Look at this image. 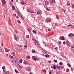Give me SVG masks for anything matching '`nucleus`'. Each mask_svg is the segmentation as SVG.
<instances>
[{
  "instance_id": "40",
  "label": "nucleus",
  "mask_w": 74,
  "mask_h": 74,
  "mask_svg": "<svg viewBox=\"0 0 74 74\" xmlns=\"http://www.w3.org/2000/svg\"><path fill=\"white\" fill-rule=\"evenodd\" d=\"M46 9L48 11H49V10L47 8H46Z\"/></svg>"
},
{
  "instance_id": "61",
  "label": "nucleus",
  "mask_w": 74,
  "mask_h": 74,
  "mask_svg": "<svg viewBox=\"0 0 74 74\" xmlns=\"http://www.w3.org/2000/svg\"><path fill=\"white\" fill-rule=\"evenodd\" d=\"M71 71H73V69L72 68H71Z\"/></svg>"
},
{
  "instance_id": "8",
  "label": "nucleus",
  "mask_w": 74,
  "mask_h": 74,
  "mask_svg": "<svg viewBox=\"0 0 74 74\" xmlns=\"http://www.w3.org/2000/svg\"><path fill=\"white\" fill-rule=\"evenodd\" d=\"M71 51H74V46L73 45H72L71 48Z\"/></svg>"
},
{
  "instance_id": "11",
  "label": "nucleus",
  "mask_w": 74,
  "mask_h": 74,
  "mask_svg": "<svg viewBox=\"0 0 74 74\" xmlns=\"http://www.w3.org/2000/svg\"><path fill=\"white\" fill-rule=\"evenodd\" d=\"M8 24L9 25H12V24H11V20L10 18H9V21L8 23Z\"/></svg>"
},
{
  "instance_id": "6",
  "label": "nucleus",
  "mask_w": 74,
  "mask_h": 74,
  "mask_svg": "<svg viewBox=\"0 0 74 74\" xmlns=\"http://www.w3.org/2000/svg\"><path fill=\"white\" fill-rule=\"evenodd\" d=\"M59 39L60 40H64V37L62 36H61L60 37Z\"/></svg>"
},
{
  "instance_id": "15",
  "label": "nucleus",
  "mask_w": 74,
  "mask_h": 74,
  "mask_svg": "<svg viewBox=\"0 0 74 74\" xmlns=\"http://www.w3.org/2000/svg\"><path fill=\"white\" fill-rule=\"evenodd\" d=\"M45 57L46 58H51V56L46 54L45 55Z\"/></svg>"
},
{
  "instance_id": "19",
  "label": "nucleus",
  "mask_w": 74,
  "mask_h": 74,
  "mask_svg": "<svg viewBox=\"0 0 74 74\" xmlns=\"http://www.w3.org/2000/svg\"><path fill=\"white\" fill-rule=\"evenodd\" d=\"M21 3L22 4H25V3H24V1H23V0H21Z\"/></svg>"
},
{
  "instance_id": "34",
  "label": "nucleus",
  "mask_w": 74,
  "mask_h": 74,
  "mask_svg": "<svg viewBox=\"0 0 74 74\" xmlns=\"http://www.w3.org/2000/svg\"><path fill=\"white\" fill-rule=\"evenodd\" d=\"M59 64H60V66H62V65L63 64H62V62H60L59 63Z\"/></svg>"
},
{
  "instance_id": "9",
  "label": "nucleus",
  "mask_w": 74,
  "mask_h": 74,
  "mask_svg": "<svg viewBox=\"0 0 74 74\" xmlns=\"http://www.w3.org/2000/svg\"><path fill=\"white\" fill-rule=\"evenodd\" d=\"M69 36L70 37H74V34H73L72 33H71L69 34Z\"/></svg>"
},
{
  "instance_id": "32",
  "label": "nucleus",
  "mask_w": 74,
  "mask_h": 74,
  "mask_svg": "<svg viewBox=\"0 0 74 74\" xmlns=\"http://www.w3.org/2000/svg\"><path fill=\"white\" fill-rule=\"evenodd\" d=\"M15 70L16 73H18V71H17V70L16 69H15Z\"/></svg>"
},
{
  "instance_id": "60",
  "label": "nucleus",
  "mask_w": 74,
  "mask_h": 74,
  "mask_svg": "<svg viewBox=\"0 0 74 74\" xmlns=\"http://www.w3.org/2000/svg\"><path fill=\"white\" fill-rule=\"evenodd\" d=\"M17 66L18 67H19L20 66V65L18 64L17 65Z\"/></svg>"
},
{
  "instance_id": "30",
  "label": "nucleus",
  "mask_w": 74,
  "mask_h": 74,
  "mask_svg": "<svg viewBox=\"0 0 74 74\" xmlns=\"http://www.w3.org/2000/svg\"><path fill=\"white\" fill-rule=\"evenodd\" d=\"M42 73H46V71L45 70H43L42 71Z\"/></svg>"
},
{
  "instance_id": "21",
  "label": "nucleus",
  "mask_w": 74,
  "mask_h": 74,
  "mask_svg": "<svg viewBox=\"0 0 74 74\" xmlns=\"http://www.w3.org/2000/svg\"><path fill=\"white\" fill-rule=\"evenodd\" d=\"M34 44H35L36 45H38V44L37 43V42L35 41V42H34Z\"/></svg>"
},
{
  "instance_id": "46",
  "label": "nucleus",
  "mask_w": 74,
  "mask_h": 74,
  "mask_svg": "<svg viewBox=\"0 0 74 74\" xmlns=\"http://www.w3.org/2000/svg\"><path fill=\"white\" fill-rule=\"evenodd\" d=\"M32 59L33 60H34V58H35V57H34V56H33L32 57Z\"/></svg>"
},
{
  "instance_id": "12",
  "label": "nucleus",
  "mask_w": 74,
  "mask_h": 74,
  "mask_svg": "<svg viewBox=\"0 0 74 74\" xmlns=\"http://www.w3.org/2000/svg\"><path fill=\"white\" fill-rule=\"evenodd\" d=\"M56 68H57L58 70H60V69H61V66H56Z\"/></svg>"
},
{
  "instance_id": "42",
  "label": "nucleus",
  "mask_w": 74,
  "mask_h": 74,
  "mask_svg": "<svg viewBox=\"0 0 74 74\" xmlns=\"http://www.w3.org/2000/svg\"><path fill=\"white\" fill-rule=\"evenodd\" d=\"M12 55L13 56H15V53L13 52L12 53Z\"/></svg>"
},
{
  "instance_id": "14",
  "label": "nucleus",
  "mask_w": 74,
  "mask_h": 74,
  "mask_svg": "<svg viewBox=\"0 0 74 74\" xmlns=\"http://www.w3.org/2000/svg\"><path fill=\"white\" fill-rule=\"evenodd\" d=\"M32 53H37V52L35 51V50L34 49L32 50Z\"/></svg>"
},
{
  "instance_id": "10",
  "label": "nucleus",
  "mask_w": 74,
  "mask_h": 74,
  "mask_svg": "<svg viewBox=\"0 0 74 74\" xmlns=\"http://www.w3.org/2000/svg\"><path fill=\"white\" fill-rule=\"evenodd\" d=\"M5 50L6 52H9L10 51V50L9 49H7V48H5Z\"/></svg>"
},
{
  "instance_id": "33",
  "label": "nucleus",
  "mask_w": 74,
  "mask_h": 74,
  "mask_svg": "<svg viewBox=\"0 0 74 74\" xmlns=\"http://www.w3.org/2000/svg\"><path fill=\"white\" fill-rule=\"evenodd\" d=\"M52 1L53 3H55V0H52Z\"/></svg>"
},
{
  "instance_id": "24",
  "label": "nucleus",
  "mask_w": 74,
  "mask_h": 74,
  "mask_svg": "<svg viewBox=\"0 0 74 74\" xmlns=\"http://www.w3.org/2000/svg\"><path fill=\"white\" fill-rule=\"evenodd\" d=\"M2 3H3V4H5V1L4 0L3 1Z\"/></svg>"
},
{
  "instance_id": "36",
  "label": "nucleus",
  "mask_w": 74,
  "mask_h": 74,
  "mask_svg": "<svg viewBox=\"0 0 74 74\" xmlns=\"http://www.w3.org/2000/svg\"><path fill=\"white\" fill-rule=\"evenodd\" d=\"M67 65L69 67H71V65H70V64H67Z\"/></svg>"
},
{
  "instance_id": "7",
  "label": "nucleus",
  "mask_w": 74,
  "mask_h": 74,
  "mask_svg": "<svg viewBox=\"0 0 74 74\" xmlns=\"http://www.w3.org/2000/svg\"><path fill=\"white\" fill-rule=\"evenodd\" d=\"M49 21H51V19L49 18H48L46 20V22H48Z\"/></svg>"
},
{
  "instance_id": "62",
  "label": "nucleus",
  "mask_w": 74,
  "mask_h": 74,
  "mask_svg": "<svg viewBox=\"0 0 74 74\" xmlns=\"http://www.w3.org/2000/svg\"><path fill=\"white\" fill-rule=\"evenodd\" d=\"M19 68H20V69H21V68H22V66H21V65H20V66L19 67Z\"/></svg>"
},
{
  "instance_id": "63",
  "label": "nucleus",
  "mask_w": 74,
  "mask_h": 74,
  "mask_svg": "<svg viewBox=\"0 0 74 74\" xmlns=\"http://www.w3.org/2000/svg\"><path fill=\"white\" fill-rule=\"evenodd\" d=\"M63 10L64 11V12H65V10H64V9H63Z\"/></svg>"
},
{
  "instance_id": "55",
  "label": "nucleus",
  "mask_w": 74,
  "mask_h": 74,
  "mask_svg": "<svg viewBox=\"0 0 74 74\" xmlns=\"http://www.w3.org/2000/svg\"><path fill=\"white\" fill-rule=\"evenodd\" d=\"M48 31H51V29H48Z\"/></svg>"
},
{
  "instance_id": "27",
  "label": "nucleus",
  "mask_w": 74,
  "mask_h": 74,
  "mask_svg": "<svg viewBox=\"0 0 74 74\" xmlns=\"http://www.w3.org/2000/svg\"><path fill=\"white\" fill-rule=\"evenodd\" d=\"M66 71L67 72H69L70 71L69 69H67L66 70Z\"/></svg>"
},
{
  "instance_id": "31",
  "label": "nucleus",
  "mask_w": 74,
  "mask_h": 74,
  "mask_svg": "<svg viewBox=\"0 0 74 74\" xmlns=\"http://www.w3.org/2000/svg\"><path fill=\"white\" fill-rule=\"evenodd\" d=\"M15 32L16 33H18V30H17V29H15Z\"/></svg>"
},
{
  "instance_id": "54",
  "label": "nucleus",
  "mask_w": 74,
  "mask_h": 74,
  "mask_svg": "<svg viewBox=\"0 0 74 74\" xmlns=\"http://www.w3.org/2000/svg\"><path fill=\"white\" fill-rule=\"evenodd\" d=\"M37 47H38V48H40V46H39V45H38H38H36Z\"/></svg>"
},
{
  "instance_id": "38",
  "label": "nucleus",
  "mask_w": 74,
  "mask_h": 74,
  "mask_svg": "<svg viewBox=\"0 0 74 74\" xmlns=\"http://www.w3.org/2000/svg\"><path fill=\"white\" fill-rule=\"evenodd\" d=\"M63 45H65V44H66V42H63Z\"/></svg>"
},
{
  "instance_id": "4",
  "label": "nucleus",
  "mask_w": 74,
  "mask_h": 74,
  "mask_svg": "<svg viewBox=\"0 0 74 74\" xmlns=\"http://www.w3.org/2000/svg\"><path fill=\"white\" fill-rule=\"evenodd\" d=\"M14 38L16 41H19V38H18V36L15 35H14Z\"/></svg>"
},
{
  "instance_id": "23",
  "label": "nucleus",
  "mask_w": 74,
  "mask_h": 74,
  "mask_svg": "<svg viewBox=\"0 0 74 74\" xmlns=\"http://www.w3.org/2000/svg\"><path fill=\"white\" fill-rule=\"evenodd\" d=\"M9 58H11L12 59V58H14V57L13 56H10Z\"/></svg>"
},
{
  "instance_id": "44",
  "label": "nucleus",
  "mask_w": 74,
  "mask_h": 74,
  "mask_svg": "<svg viewBox=\"0 0 74 74\" xmlns=\"http://www.w3.org/2000/svg\"><path fill=\"white\" fill-rule=\"evenodd\" d=\"M67 5L68 6H69V5H70V3H67Z\"/></svg>"
},
{
  "instance_id": "56",
  "label": "nucleus",
  "mask_w": 74,
  "mask_h": 74,
  "mask_svg": "<svg viewBox=\"0 0 74 74\" xmlns=\"http://www.w3.org/2000/svg\"><path fill=\"white\" fill-rule=\"evenodd\" d=\"M54 49H57V50H58V47L55 48Z\"/></svg>"
},
{
  "instance_id": "35",
  "label": "nucleus",
  "mask_w": 74,
  "mask_h": 74,
  "mask_svg": "<svg viewBox=\"0 0 74 74\" xmlns=\"http://www.w3.org/2000/svg\"><path fill=\"white\" fill-rule=\"evenodd\" d=\"M22 61H23L21 59L20 60L19 62H20V63H22Z\"/></svg>"
},
{
  "instance_id": "39",
  "label": "nucleus",
  "mask_w": 74,
  "mask_h": 74,
  "mask_svg": "<svg viewBox=\"0 0 74 74\" xmlns=\"http://www.w3.org/2000/svg\"><path fill=\"white\" fill-rule=\"evenodd\" d=\"M26 37L27 38H29V35H27Z\"/></svg>"
},
{
  "instance_id": "45",
  "label": "nucleus",
  "mask_w": 74,
  "mask_h": 74,
  "mask_svg": "<svg viewBox=\"0 0 74 74\" xmlns=\"http://www.w3.org/2000/svg\"><path fill=\"white\" fill-rule=\"evenodd\" d=\"M54 62H55V63H57V60H54Z\"/></svg>"
},
{
  "instance_id": "43",
  "label": "nucleus",
  "mask_w": 74,
  "mask_h": 74,
  "mask_svg": "<svg viewBox=\"0 0 74 74\" xmlns=\"http://www.w3.org/2000/svg\"><path fill=\"white\" fill-rule=\"evenodd\" d=\"M2 69H5V66H3L2 67Z\"/></svg>"
},
{
  "instance_id": "57",
  "label": "nucleus",
  "mask_w": 74,
  "mask_h": 74,
  "mask_svg": "<svg viewBox=\"0 0 74 74\" xmlns=\"http://www.w3.org/2000/svg\"><path fill=\"white\" fill-rule=\"evenodd\" d=\"M52 74V72H51V71H50L49 73V74Z\"/></svg>"
},
{
  "instance_id": "5",
  "label": "nucleus",
  "mask_w": 74,
  "mask_h": 74,
  "mask_svg": "<svg viewBox=\"0 0 74 74\" xmlns=\"http://www.w3.org/2000/svg\"><path fill=\"white\" fill-rule=\"evenodd\" d=\"M27 10L28 12H31V13H32V12L33 13H34V14L35 13V12H34L32 10L31 11V10H30V9L29 10L28 9H27Z\"/></svg>"
},
{
  "instance_id": "59",
  "label": "nucleus",
  "mask_w": 74,
  "mask_h": 74,
  "mask_svg": "<svg viewBox=\"0 0 74 74\" xmlns=\"http://www.w3.org/2000/svg\"><path fill=\"white\" fill-rule=\"evenodd\" d=\"M44 45H45V46H46V43H45V42L44 43Z\"/></svg>"
},
{
  "instance_id": "16",
  "label": "nucleus",
  "mask_w": 74,
  "mask_h": 74,
  "mask_svg": "<svg viewBox=\"0 0 74 74\" xmlns=\"http://www.w3.org/2000/svg\"><path fill=\"white\" fill-rule=\"evenodd\" d=\"M24 64H27L28 65H29V63L27 62H26L25 61H24Z\"/></svg>"
},
{
  "instance_id": "28",
  "label": "nucleus",
  "mask_w": 74,
  "mask_h": 74,
  "mask_svg": "<svg viewBox=\"0 0 74 74\" xmlns=\"http://www.w3.org/2000/svg\"><path fill=\"white\" fill-rule=\"evenodd\" d=\"M37 58L35 57L34 58V60H35V61H36L37 60Z\"/></svg>"
},
{
  "instance_id": "26",
  "label": "nucleus",
  "mask_w": 74,
  "mask_h": 74,
  "mask_svg": "<svg viewBox=\"0 0 74 74\" xmlns=\"http://www.w3.org/2000/svg\"><path fill=\"white\" fill-rule=\"evenodd\" d=\"M58 44H59V45H60V44H61V41H58Z\"/></svg>"
},
{
  "instance_id": "3",
  "label": "nucleus",
  "mask_w": 74,
  "mask_h": 74,
  "mask_svg": "<svg viewBox=\"0 0 74 74\" xmlns=\"http://www.w3.org/2000/svg\"><path fill=\"white\" fill-rule=\"evenodd\" d=\"M66 43L68 47H70L71 46V43L69 41H66Z\"/></svg>"
},
{
  "instance_id": "58",
  "label": "nucleus",
  "mask_w": 74,
  "mask_h": 74,
  "mask_svg": "<svg viewBox=\"0 0 74 74\" xmlns=\"http://www.w3.org/2000/svg\"><path fill=\"white\" fill-rule=\"evenodd\" d=\"M37 14L38 15H39V14H40V12H37Z\"/></svg>"
},
{
  "instance_id": "64",
  "label": "nucleus",
  "mask_w": 74,
  "mask_h": 74,
  "mask_svg": "<svg viewBox=\"0 0 74 74\" xmlns=\"http://www.w3.org/2000/svg\"><path fill=\"white\" fill-rule=\"evenodd\" d=\"M29 74H33L32 73H29Z\"/></svg>"
},
{
  "instance_id": "25",
  "label": "nucleus",
  "mask_w": 74,
  "mask_h": 74,
  "mask_svg": "<svg viewBox=\"0 0 74 74\" xmlns=\"http://www.w3.org/2000/svg\"><path fill=\"white\" fill-rule=\"evenodd\" d=\"M17 13L18 16H19L20 17H21V14H20V13H19V12H18Z\"/></svg>"
},
{
  "instance_id": "48",
  "label": "nucleus",
  "mask_w": 74,
  "mask_h": 74,
  "mask_svg": "<svg viewBox=\"0 0 74 74\" xmlns=\"http://www.w3.org/2000/svg\"><path fill=\"white\" fill-rule=\"evenodd\" d=\"M57 18V19H59V17H58V16L56 15V16Z\"/></svg>"
},
{
  "instance_id": "53",
  "label": "nucleus",
  "mask_w": 74,
  "mask_h": 74,
  "mask_svg": "<svg viewBox=\"0 0 74 74\" xmlns=\"http://www.w3.org/2000/svg\"><path fill=\"white\" fill-rule=\"evenodd\" d=\"M14 16H16V14H13Z\"/></svg>"
},
{
  "instance_id": "22",
  "label": "nucleus",
  "mask_w": 74,
  "mask_h": 74,
  "mask_svg": "<svg viewBox=\"0 0 74 74\" xmlns=\"http://www.w3.org/2000/svg\"><path fill=\"white\" fill-rule=\"evenodd\" d=\"M12 10H14V9H15V7H14V5H12Z\"/></svg>"
},
{
  "instance_id": "50",
  "label": "nucleus",
  "mask_w": 74,
  "mask_h": 74,
  "mask_svg": "<svg viewBox=\"0 0 74 74\" xmlns=\"http://www.w3.org/2000/svg\"><path fill=\"white\" fill-rule=\"evenodd\" d=\"M68 26H72V25L69 24L68 25Z\"/></svg>"
},
{
  "instance_id": "2",
  "label": "nucleus",
  "mask_w": 74,
  "mask_h": 74,
  "mask_svg": "<svg viewBox=\"0 0 74 74\" xmlns=\"http://www.w3.org/2000/svg\"><path fill=\"white\" fill-rule=\"evenodd\" d=\"M13 60V62H15V63L16 64H18V60H17L16 58H14Z\"/></svg>"
},
{
  "instance_id": "17",
  "label": "nucleus",
  "mask_w": 74,
  "mask_h": 74,
  "mask_svg": "<svg viewBox=\"0 0 74 74\" xmlns=\"http://www.w3.org/2000/svg\"><path fill=\"white\" fill-rule=\"evenodd\" d=\"M45 4L46 5H48L49 4V2L48 1H46L45 2Z\"/></svg>"
},
{
  "instance_id": "13",
  "label": "nucleus",
  "mask_w": 74,
  "mask_h": 74,
  "mask_svg": "<svg viewBox=\"0 0 74 74\" xmlns=\"http://www.w3.org/2000/svg\"><path fill=\"white\" fill-rule=\"evenodd\" d=\"M27 71H31V69H30V67H28L27 69Z\"/></svg>"
},
{
  "instance_id": "51",
  "label": "nucleus",
  "mask_w": 74,
  "mask_h": 74,
  "mask_svg": "<svg viewBox=\"0 0 74 74\" xmlns=\"http://www.w3.org/2000/svg\"><path fill=\"white\" fill-rule=\"evenodd\" d=\"M5 74H10V73H9V72H7L5 73Z\"/></svg>"
},
{
  "instance_id": "37",
  "label": "nucleus",
  "mask_w": 74,
  "mask_h": 74,
  "mask_svg": "<svg viewBox=\"0 0 74 74\" xmlns=\"http://www.w3.org/2000/svg\"><path fill=\"white\" fill-rule=\"evenodd\" d=\"M64 69V66H61V69Z\"/></svg>"
},
{
  "instance_id": "29",
  "label": "nucleus",
  "mask_w": 74,
  "mask_h": 74,
  "mask_svg": "<svg viewBox=\"0 0 74 74\" xmlns=\"http://www.w3.org/2000/svg\"><path fill=\"white\" fill-rule=\"evenodd\" d=\"M33 33H35V34H36V33H37V32H36V31L34 30H33Z\"/></svg>"
},
{
  "instance_id": "49",
  "label": "nucleus",
  "mask_w": 74,
  "mask_h": 74,
  "mask_svg": "<svg viewBox=\"0 0 74 74\" xmlns=\"http://www.w3.org/2000/svg\"><path fill=\"white\" fill-rule=\"evenodd\" d=\"M72 8H73L74 9V5H72Z\"/></svg>"
},
{
  "instance_id": "41",
  "label": "nucleus",
  "mask_w": 74,
  "mask_h": 74,
  "mask_svg": "<svg viewBox=\"0 0 74 74\" xmlns=\"http://www.w3.org/2000/svg\"><path fill=\"white\" fill-rule=\"evenodd\" d=\"M18 23H21V21H19V20H18Z\"/></svg>"
},
{
  "instance_id": "18",
  "label": "nucleus",
  "mask_w": 74,
  "mask_h": 74,
  "mask_svg": "<svg viewBox=\"0 0 74 74\" xmlns=\"http://www.w3.org/2000/svg\"><path fill=\"white\" fill-rule=\"evenodd\" d=\"M26 58L27 59H30V56H27Z\"/></svg>"
},
{
  "instance_id": "52",
  "label": "nucleus",
  "mask_w": 74,
  "mask_h": 74,
  "mask_svg": "<svg viewBox=\"0 0 74 74\" xmlns=\"http://www.w3.org/2000/svg\"><path fill=\"white\" fill-rule=\"evenodd\" d=\"M33 41H35L36 40L34 38H33L32 39Z\"/></svg>"
},
{
  "instance_id": "1",
  "label": "nucleus",
  "mask_w": 74,
  "mask_h": 74,
  "mask_svg": "<svg viewBox=\"0 0 74 74\" xmlns=\"http://www.w3.org/2000/svg\"><path fill=\"white\" fill-rule=\"evenodd\" d=\"M51 67L52 69H53L54 70H56V66L55 64H53L52 65Z\"/></svg>"
},
{
  "instance_id": "20",
  "label": "nucleus",
  "mask_w": 74,
  "mask_h": 74,
  "mask_svg": "<svg viewBox=\"0 0 74 74\" xmlns=\"http://www.w3.org/2000/svg\"><path fill=\"white\" fill-rule=\"evenodd\" d=\"M24 49H26V48H27V45H24Z\"/></svg>"
},
{
  "instance_id": "47",
  "label": "nucleus",
  "mask_w": 74,
  "mask_h": 74,
  "mask_svg": "<svg viewBox=\"0 0 74 74\" xmlns=\"http://www.w3.org/2000/svg\"><path fill=\"white\" fill-rule=\"evenodd\" d=\"M27 30H28V31H30V32L31 31V29H30L29 28H28L27 29Z\"/></svg>"
}]
</instances>
